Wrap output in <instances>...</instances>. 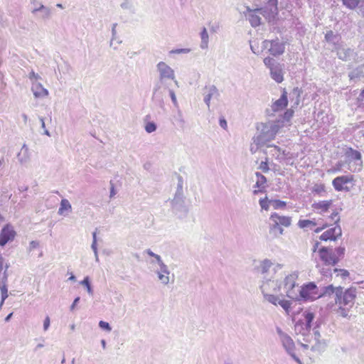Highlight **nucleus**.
Returning <instances> with one entry per match:
<instances>
[{"label": "nucleus", "instance_id": "1", "mask_svg": "<svg viewBox=\"0 0 364 364\" xmlns=\"http://www.w3.org/2000/svg\"><path fill=\"white\" fill-rule=\"evenodd\" d=\"M321 323L320 320H297L294 323L295 333L303 336L304 341H310V337L314 338L315 343L311 348L314 351H323L326 348L325 342L320 341L318 329Z\"/></svg>", "mask_w": 364, "mask_h": 364}, {"label": "nucleus", "instance_id": "2", "mask_svg": "<svg viewBox=\"0 0 364 364\" xmlns=\"http://www.w3.org/2000/svg\"><path fill=\"white\" fill-rule=\"evenodd\" d=\"M298 274L296 272L287 275L282 283V290L280 293L284 294L287 297L297 300L299 299V286L296 284Z\"/></svg>", "mask_w": 364, "mask_h": 364}, {"label": "nucleus", "instance_id": "3", "mask_svg": "<svg viewBox=\"0 0 364 364\" xmlns=\"http://www.w3.org/2000/svg\"><path fill=\"white\" fill-rule=\"evenodd\" d=\"M345 247H338L335 249L333 252L328 247H322L319 250V255L321 260L324 262L325 265L335 266L338 263L340 259L343 257L345 254Z\"/></svg>", "mask_w": 364, "mask_h": 364}, {"label": "nucleus", "instance_id": "4", "mask_svg": "<svg viewBox=\"0 0 364 364\" xmlns=\"http://www.w3.org/2000/svg\"><path fill=\"white\" fill-rule=\"evenodd\" d=\"M279 342L286 353L290 355L297 363L301 364L300 358L296 355V348L293 339L287 333L284 332L279 327L276 328Z\"/></svg>", "mask_w": 364, "mask_h": 364}, {"label": "nucleus", "instance_id": "5", "mask_svg": "<svg viewBox=\"0 0 364 364\" xmlns=\"http://www.w3.org/2000/svg\"><path fill=\"white\" fill-rule=\"evenodd\" d=\"M299 299L296 301H313L319 298L318 287L314 282H309L299 287Z\"/></svg>", "mask_w": 364, "mask_h": 364}, {"label": "nucleus", "instance_id": "6", "mask_svg": "<svg viewBox=\"0 0 364 364\" xmlns=\"http://www.w3.org/2000/svg\"><path fill=\"white\" fill-rule=\"evenodd\" d=\"M263 279L264 281H263L260 286V289L266 300H267L269 295H274V294L280 293L282 290V282L279 284L277 280L267 278V276H264Z\"/></svg>", "mask_w": 364, "mask_h": 364}, {"label": "nucleus", "instance_id": "7", "mask_svg": "<svg viewBox=\"0 0 364 364\" xmlns=\"http://www.w3.org/2000/svg\"><path fill=\"white\" fill-rule=\"evenodd\" d=\"M262 48H268L269 53L273 56L282 55L285 51V43L278 38L274 40H264L262 42Z\"/></svg>", "mask_w": 364, "mask_h": 364}, {"label": "nucleus", "instance_id": "8", "mask_svg": "<svg viewBox=\"0 0 364 364\" xmlns=\"http://www.w3.org/2000/svg\"><path fill=\"white\" fill-rule=\"evenodd\" d=\"M168 89L163 86V84L156 82L153 90L152 101L154 105L161 109H164V98Z\"/></svg>", "mask_w": 364, "mask_h": 364}, {"label": "nucleus", "instance_id": "9", "mask_svg": "<svg viewBox=\"0 0 364 364\" xmlns=\"http://www.w3.org/2000/svg\"><path fill=\"white\" fill-rule=\"evenodd\" d=\"M171 206L173 212L179 218H184L186 217L188 209L185 204L184 196H174L171 200Z\"/></svg>", "mask_w": 364, "mask_h": 364}, {"label": "nucleus", "instance_id": "10", "mask_svg": "<svg viewBox=\"0 0 364 364\" xmlns=\"http://www.w3.org/2000/svg\"><path fill=\"white\" fill-rule=\"evenodd\" d=\"M156 67L159 73V80L158 82L159 83L163 84L164 79H175L173 70L164 62H159Z\"/></svg>", "mask_w": 364, "mask_h": 364}, {"label": "nucleus", "instance_id": "11", "mask_svg": "<svg viewBox=\"0 0 364 364\" xmlns=\"http://www.w3.org/2000/svg\"><path fill=\"white\" fill-rule=\"evenodd\" d=\"M244 14L252 27H257L261 24V18L259 14L265 15L263 12V9L261 8L252 10L249 7H247L246 11H245Z\"/></svg>", "mask_w": 364, "mask_h": 364}, {"label": "nucleus", "instance_id": "12", "mask_svg": "<svg viewBox=\"0 0 364 364\" xmlns=\"http://www.w3.org/2000/svg\"><path fill=\"white\" fill-rule=\"evenodd\" d=\"M32 14L36 16L37 19L46 21L51 18V9L44 6L43 4H38V6L33 7L31 10Z\"/></svg>", "mask_w": 364, "mask_h": 364}, {"label": "nucleus", "instance_id": "13", "mask_svg": "<svg viewBox=\"0 0 364 364\" xmlns=\"http://www.w3.org/2000/svg\"><path fill=\"white\" fill-rule=\"evenodd\" d=\"M261 131L257 134L255 135L252 140L254 142H256L257 144H263L265 145L267 142L273 140L274 139V136L271 134L267 127L264 125V124H261Z\"/></svg>", "mask_w": 364, "mask_h": 364}, {"label": "nucleus", "instance_id": "14", "mask_svg": "<svg viewBox=\"0 0 364 364\" xmlns=\"http://www.w3.org/2000/svg\"><path fill=\"white\" fill-rule=\"evenodd\" d=\"M336 294V302L341 303V298L343 294V288L341 287H334L333 284L323 287L321 292L318 294L319 297L331 296L333 294Z\"/></svg>", "mask_w": 364, "mask_h": 364}, {"label": "nucleus", "instance_id": "15", "mask_svg": "<svg viewBox=\"0 0 364 364\" xmlns=\"http://www.w3.org/2000/svg\"><path fill=\"white\" fill-rule=\"evenodd\" d=\"M203 95V101L207 105L208 109L210 110L211 99H218L220 97V92L218 88L215 85H212L210 86H205L204 87Z\"/></svg>", "mask_w": 364, "mask_h": 364}, {"label": "nucleus", "instance_id": "16", "mask_svg": "<svg viewBox=\"0 0 364 364\" xmlns=\"http://www.w3.org/2000/svg\"><path fill=\"white\" fill-rule=\"evenodd\" d=\"M353 180L352 176H341L335 178L333 180L332 184L335 190L341 191L343 190L348 191L349 188L346 186L347 183L351 182Z\"/></svg>", "mask_w": 364, "mask_h": 364}, {"label": "nucleus", "instance_id": "17", "mask_svg": "<svg viewBox=\"0 0 364 364\" xmlns=\"http://www.w3.org/2000/svg\"><path fill=\"white\" fill-rule=\"evenodd\" d=\"M342 235V230L339 225H336L334 228H330L323 232L320 236V240L323 241L336 240L338 237Z\"/></svg>", "mask_w": 364, "mask_h": 364}, {"label": "nucleus", "instance_id": "18", "mask_svg": "<svg viewBox=\"0 0 364 364\" xmlns=\"http://www.w3.org/2000/svg\"><path fill=\"white\" fill-rule=\"evenodd\" d=\"M287 296L283 293H280L279 296L276 295H269L267 297V301L274 305L279 304L286 311H288L290 308L291 302L285 299Z\"/></svg>", "mask_w": 364, "mask_h": 364}, {"label": "nucleus", "instance_id": "19", "mask_svg": "<svg viewBox=\"0 0 364 364\" xmlns=\"http://www.w3.org/2000/svg\"><path fill=\"white\" fill-rule=\"evenodd\" d=\"M336 49L338 58L343 61L350 60L356 55L354 50L350 48L338 46L336 48Z\"/></svg>", "mask_w": 364, "mask_h": 364}, {"label": "nucleus", "instance_id": "20", "mask_svg": "<svg viewBox=\"0 0 364 364\" xmlns=\"http://www.w3.org/2000/svg\"><path fill=\"white\" fill-rule=\"evenodd\" d=\"M356 297V289L350 287L346 289L344 292L343 291L341 303L345 306H352L354 303V300Z\"/></svg>", "mask_w": 364, "mask_h": 364}, {"label": "nucleus", "instance_id": "21", "mask_svg": "<svg viewBox=\"0 0 364 364\" xmlns=\"http://www.w3.org/2000/svg\"><path fill=\"white\" fill-rule=\"evenodd\" d=\"M14 236L15 232L9 225L4 227L0 234V246L4 247L8 242L12 240Z\"/></svg>", "mask_w": 364, "mask_h": 364}, {"label": "nucleus", "instance_id": "22", "mask_svg": "<svg viewBox=\"0 0 364 364\" xmlns=\"http://www.w3.org/2000/svg\"><path fill=\"white\" fill-rule=\"evenodd\" d=\"M9 268V265L6 264L5 267V270L2 272L0 270V289L1 292V302H4V300L8 297V289L6 286V282L8 279V274L6 273L7 269Z\"/></svg>", "mask_w": 364, "mask_h": 364}, {"label": "nucleus", "instance_id": "23", "mask_svg": "<svg viewBox=\"0 0 364 364\" xmlns=\"http://www.w3.org/2000/svg\"><path fill=\"white\" fill-rule=\"evenodd\" d=\"M287 92L285 90H284L280 98L273 103L272 109L274 112H277L284 109L287 106Z\"/></svg>", "mask_w": 364, "mask_h": 364}, {"label": "nucleus", "instance_id": "24", "mask_svg": "<svg viewBox=\"0 0 364 364\" xmlns=\"http://www.w3.org/2000/svg\"><path fill=\"white\" fill-rule=\"evenodd\" d=\"M269 219L272 222L277 223L284 227H289L291 225L290 217L279 215L277 213L272 214Z\"/></svg>", "mask_w": 364, "mask_h": 364}, {"label": "nucleus", "instance_id": "25", "mask_svg": "<svg viewBox=\"0 0 364 364\" xmlns=\"http://www.w3.org/2000/svg\"><path fill=\"white\" fill-rule=\"evenodd\" d=\"M31 90L36 98L44 97L48 95V91L39 82H33Z\"/></svg>", "mask_w": 364, "mask_h": 364}, {"label": "nucleus", "instance_id": "26", "mask_svg": "<svg viewBox=\"0 0 364 364\" xmlns=\"http://www.w3.org/2000/svg\"><path fill=\"white\" fill-rule=\"evenodd\" d=\"M278 0H269L267 3V5L263 9V12L265 14L266 11L268 10L269 12V14L274 16L277 14L278 13Z\"/></svg>", "mask_w": 364, "mask_h": 364}, {"label": "nucleus", "instance_id": "27", "mask_svg": "<svg viewBox=\"0 0 364 364\" xmlns=\"http://www.w3.org/2000/svg\"><path fill=\"white\" fill-rule=\"evenodd\" d=\"M346 156L352 160L359 161V165L362 166V156L360 152L358 151V150H355L352 148H348L346 151Z\"/></svg>", "mask_w": 364, "mask_h": 364}, {"label": "nucleus", "instance_id": "28", "mask_svg": "<svg viewBox=\"0 0 364 364\" xmlns=\"http://www.w3.org/2000/svg\"><path fill=\"white\" fill-rule=\"evenodd\" d=\"M272 266L273 263L269 259H265L258 267V271L264 276H266L265 274L270 271Z\"/></svg>", "mask_w": 364, "mask_h": 364}, {"label": "nucleus", "instance_id": "29", "mask_svg": "<svg viewBox=\"0 0 364 364\" xmlns=\"http://www.w3.org/2000/svg\"><path fill=\"white\" fill-rule=\"evenodd\" d=\"M172 124L176 125L180 129H183L184 128L186 122L183 118V113L180 109L178 110L176 115L173 116Z\"/></svg>", "mask_w": 364, "mask_h": 364}, {"label": "nucleus", "instance_id": "30", "mask_svg": "<svg viewBox=\"0 0 364 364\" xmlns=\"http://www.w3.org/2000/svg\"><path fill=\"white\" fill-rule=\"evenodd\" d=\"M364 65L358 66L353 70L349 73L348 77L351 80H356L364 76Z\"/></svg>", "mask_w": 364, "mask_h": 364}, {"label": "nucleus", "instance_id": "31", "mask_svg": "<svg viewBox=\"0 0 364 364\" xmlns=\"http://www.w3.org/2000/svg\"><path fill=\"white\" fill-rule=\"evenodd\" d=\"M270 75L272 78L278 83L282 82L284 80L282 70L279 65L270 70Z\"/></svg>", "mask_w": 364, "mask_h": 364}, {"label": "nucleus", "instance_id": "32", "mask_svg": "<svg viewBox=\"0 0 364 364\" xmlns=\"http://www.w3.org/2000/svg\"><path fill=\"white\" fill-rule=\"evenodd\" d=\"M267 148H273V149L271 150L270 154L272 156H274L276 157V159L278 160H281L282 159L280 157L281 154L284 156V157L287 155V154H286L284 150H282L280 147H279L276 145L268 144V145H267Z\"/></svg>", "mask_w": 364, "mask_h": 364}, {"label": "nucleus", "instance_id": "33", "mask_svg": "<svg viewBox=\"0 0 364 364\" xmlns=\"http://www.w3.org/2000/svg\"><path fill=\"white\" fill-rule=\"evenodd\" d=\"M301 90L299 87H294L289 94L290 100L294 102V105H299L300 102Z\"/></svg>", "mask_w": 364, "mask_h": 364}, {"label": "nucleus", "instance_id": "34", "mask_svg": "<svg viewBox=\"0 0 364 364\" xmlns=\"http://www.w3.org/2000/svg\"><path fill=\"white\" fill-rule=\"evenodd\" d=\"M200 35V38H201V42H200V48H202V49L208 48V42H209V36H208V31L205 27L203 28Z\"/></svg>", "mask_w": 364, "mask_h": 364}, {"label": "nucleus", "instance_id": "35", "mask_svg": "<svg viewBox=\"0 0 364 364\" xmlns=\"http://www.w3.org/2000/svg\"><path fill=\"white\" fill-rule=\"evenodd\" d=\"M283 228L281 227V225H279L277 223L272 222L270 225L269 233L272 234L274 237H279L283 234Z\"/></svg>", "mask_w": 364, "mask_h": 364}, {"label": "nucleus", "instance_id": "36", "mask_svg": "<svg viewBox=\"0 0 364 364\" xmlns=\"http://www.w3.org/2000/svg\"><path fill=\"white\" fill-rule=\"evenodd\" d=\"M325 39L328 43L336 45L338 43L340 38L339 36L335 34L333 31H328L325 35Z\"/></svg>", "mask_w": 364, "mask_h": 364}, {"label": "nucleus", "instance_id": "37", "mask_svg": "<svg viewBox=\"0 0 364 364\" xmlns=\"http://www.w3.org/2000/svg\"><path fill=\"white\" fill-rule=\"evenodd\" d=\"M255 176L257 177V181L255 186L259 188H264V185L266 184L267 180V178L262 175L260 172H256Z\"/></svg>", "mask_w": 364, "mask_h": 364}, {"label": "nucleus", "instance_id": "38", "mask_svg": "<svg viewBox=\"0 0 364 364\" xmlns=\"http://www.w3.org/2000/svg\"><path fill=\"white\" fill-rule=\"evenodd\" d=\"M362 0H342L343 4L348 9L353 10L358 8Z\"/></svg>", "mask_w": 364, "mask_h": 364}, {"label": "nucleus", "instance_id": "39", "mask_svg": "<svg viewBox=\"0 0 364 364\" xmlns=\"http://www.w3.org/2000/svg\"><path fill=\"white\" fill-rule=\"evenodd\" d=\"M331 205V200H322L314 205V208L326 212Z\"/></svg>", "mask_w": 364, "mask_h": 364}, {"label": "nucleus", "instance_id": "40", "mask_svg": "<svg viewBox=\"0 0 364 364\" xmlns=\"http://www.w3.org/2000/svg\"><path fill=\"white\" fill-rule=\"evenodd\" d=\"M72 208L70 202L67 199H63L60 202V208L58 209V213L59 215H63L64 210H70Z\"/></svg>", "mask_w": 364, "mask_h": 364}, {"label": "nucleus", "instance_id": "41", "mask_svg": "<svg viewBox=\"0 0 364 364\" xmlns=\"http://www.w3.org/2000/svg\"><path fill=\"white\" fill-rule=\"evenodd\" d=\"M177 178H178V184H177V189H176V191L175 193V195L174 196H183V178L181 176L178 175L177 176Z\"/></svg>", "mask_w": 364, "mask_h": 364}, {"label": "nucleus", "instance_id": "42", "mask_svg": "<svg viewBox=\"0 0 364 364\" xmlns=\"http://www.w3.org/2000/svg\"><path fill=\"white\" fill-rule=\"evenodd\" d=\"M264 62V64L265 65V66L267 68H268L270 70H272V68H274L275 67H277V65H279V64L276 62V60L272 58H270V57H267L264 59L263 60Z\"/></svg>", "mask_w": 364, "mask_h": 364}, {"label": "nucleus", "instance_id": "43", "mask_svg": "<svg viewBox=\"0 0 364 364\" xmlns=\"http://www.w3.org/2000/svg\"><path fill=\"white\" fill-rule=\"evenodd\" d=\"M264 125L267 127V129L269 130L271 134L275 138V136L279 129V125H277V124H275L274 122L266 123V124H264Z\"/></svg>", "mask_w": 364, "mask_h": 364}, {"label": "nucleus", "instance_id": "44", "mask_svg": "<svg viewBox=\"0 0 364 364\" xmlns=\"http://www.w3.org/2000/svg\"><path fill=\"white\" fill-rule=\"evenodd\" d=\"M80 284L86 287L87 293L92 296L93 295V289L91 286L90 280L89 277H85L82 281L80 282Z\"/></svg>", "mask_w": 364, "mask_h": 364}, {"label": "nucleus", "instance_id": "45", "mask_svg": "<svg viewBox=\"0 0 364 364\" xmlns=\"http://www.w3.org/2000/svg\"><path fill=\"white\" fill-rule=\"evenodd\" d=\"M269 203L274 209H281L286 207V202L280 200H270Z\"/></svg>", "mask_w": 364, "mask_h": 364}, {"label": "nucleus", "instance_id": "46", "mask_svg": "<svg viewBox=\"0 0 364 364\" xmlns=\"http://www.w3.org/2000/svg\"><path fill=\"white\" fill-rule=\"evenodd\" d=\"M91 248L93 250L95 256L96 261H98L97 247V232L96 231L92 232V242Z\"/></svg>", "mask_w": 364, "mask_h": 364}, {"label": "nucleus", "instance_id": "47", "mask_svg": "<svg viewBox=\"0 0 364 364\" xmlns=\"http://www.w3.org/2000/svg\"><path fill=\"white\" fill-rule=\"evenodd\" d=\"M299 228H309L310 226H314L316 223L309 220H300L298 223Z\"/></svg>", "mask_w": 364, "mask_h": 364}, {"label": "nucleus", "instance_id": "48", "mask_svg": "<svg viewBox=\"0 0 364 364\" xmlns=\"http://www.w3.org/2000/svg\"><path fill=\"white\" fill-rule=\"evenodd\" d=\"M157 276H158V278L159 279V281H161V282L163 284H168V282H169V277L168 275L166 274H164V273H160L159 272H156Z\"/></svg>", "mask_w": 364, "mask_h": 364}, {"label": "nucleus", "instance_id": "49", "mask_svg": "<svg viewBox=\"0 0 364 364\" xmlns=\"http://www.w3.org/2000/svg\"><path fill=\"white\" fill-rule=\"evenodd\" d=\"M157 126L154 122H149L145 125V130L147 133H152L156 130Z\"/></svg>", "mask_w": 364, "mask_h": 364}, {"label": "nucleus", "instance_id": "50", "mask_svg": "<svg viewBox=\"0 0 364 364\" xmlns=\"http://www.w3.org/2000/svg\"><path fill=\"white\" fill-rule=\"evenodd\" d=\"M258 168L260 169L264 173H267L269 171L267 157L265 158L264 161L260 163Z\"/></svg>", "mask_w": 364, "mask_h": 364}, {"label": "nucleus", "instance_id": "51", "mask_svg": "<svg viewBox=\"0 0 364 364\" xmlns=\"http://www.w3.org/2000/svg\"><path fill=\"white\" fill-rule=\"evenodd\" d=\"M159 266L160 267V269L158 271L159 272L164 273L167 275L170 274V271L168 268V266L166 264H165L164 262L159 264Z\"/></svg>", "mask_w": 364, "mask_h": 364}, {"label": "nucleus", "instance_id": "52", "mask_svg": "<svg viewBox=\"0 0 364 364\" xmlns=\"http://www.w3.org/2000/svg\"><path fill=\"white\" fill-rule=\"evenodd\" d=\"M263 146V144H257L256 142L252 141V143L250 145V151L252 154H255Z\"/></svg>", "mask_w": 364, "mask_h": 364}, {"label": "nucleus", "instance_id": "53", "mask_svg": "<svg viewBox=\"0 0 364 364\" xmlns=\"http://www.w3.org/2000/svg\"><path fill=\"white\" fill-rule=\"evenodd\" d=\"M168 92L169 93L170 97L171 99V101H172L174 107H178V103L176 96L174 91L171 89H168Z\"/></svg>", "mask_w": 364, "mask_h": 364}, {"label": "nucleus", "instance_id": "54", "mask_svg": "<svg viewBox=\"0 0 364 364\" xmlns=\"http://www.w3.org/2000/svg\"><path fill=\"white\" fill-rule=\"evenodd\" d=\"M121 8L123 9H129L133 8L132 0H124L120 5Z\"/></svg>", "mask_w": 364, "mask_h": 364}, {"label": "nucleus", "instance_id": "55", "mask_svg": "<svg viewBox=\"0 0 364 364\" xmlns=\"http://www.w3.org/2000/svg\"><path fill=\"white\" fill-rule=\"evenodd\" d=\"M99 326L102 330H105L107 332H109L111 331V327L109 326V324L107 322L104 321L103 320H100Z\"/></svg>", "mask_w": 364, "mask_h": 364}, {"label": "nucleus", "instance_id": "56", "mask_svg": "<svg viewBox=\"0 0 364 364\" xmlns=\"http://www.w3.org/2000/svg\"><path fill=\"white\" fill-rule=\"evenodd\" d=\"M191 49L189 48H178L172 50L170 53H175V54H186L190 53Z\"/></svg>", "mask_w": 364, "mask_h": 364}, {"label": "nucleus", "instance_id": "57", "mask_svg": "<svg viewBox=\"0 0 364 364\" xmlns=\"http://www.w3.org/2000/svg\"><path fill=\"white\" fill-rule=\"evenodd\" d=\"M269 204V200L267 198L259 200V205L262 209L267 210Z\"/></svg>", "mask_w": 364, "mask_h": 364}, {"label": "nucleus", "instance_id": "58", "mask_svg": "<svg viewBox=\"0 0 364 364\" xmlns=\"http://www.w3.org/2000/svg\"><path fill=\"white\" fill-rule=\"evenodd\" d=\"M333 272H340L341 273V277L343 278V279H345L347 277H348L349 275V272L346 270V269H337V268H335L333 269Z\"/></svg>", "mask_w": 364, "mask_h": 364}, {"label": "nucleus", "instance_id": "59", "mask_svg": "<svg viewBox=\"0 0 364 364\" xmlns=\"http://www.w3.org/2000/svg\"><path fill=\"white\" fill-rule=\"evenodd\" d=\"M293 114L294 111L292 109H287L284 114V119L286 121H289L293 117Z\"/></svg>", "mask_w": 364, "mask_h": 364}, {"label": "nucleus", "instance_id": "60", "mask_svg": "<svg viewBox=\"0 0 364 364\" xmlns=\"http://www.w3.org/2000/svg\"><path fill=\"white\" fill-rule=\"evenodd\" d=\"M330 217L332 220H334L336 218L335 220V224H336V225H338V223L340 221V217L338 216V212H333Z\"/></svg>", "mask_w": 364, "mask_h": 364}, {"label": "nucleus", "instance_id": "61", "mask_svg": "<svg viewBox=\"0 0 364 364\" xmlns=\"http://www.w3.org/2000/svg\"><path fill=\"white\" fill-rule=\"evenodd\" d=\"M359 14L364 18V0L361 1V3L358 7Z\"/></svg>", "mask_w": 364, "mask_h": 364}, {"label": "nucleus", "instance_id": "62", "mask_svg": "<svg viewBox=\"0 0 364 364\" xmlns=\"http://www.w3.org/2000/svg\"><path fill=\"white\" fill-rule=\"evenodd\" d=\"M162 262H163V260L161 259V256L159 255H156L155 256V257H154V260H151V264H154L156 262V263H157L159 264H160Z\"/></svg>", "mask_w": 364, "mask_h": 364}, {"label": "nucleus", "instance_id": "63", "mask_svg": "<svg viewBox=\"0 0 364 364\" xmlns=\"http://www.w3.org/2000/svg\"><path fill=\"white\" fill-rule=\"evenodd\" d=\"M348 310L346 309H343V308H340V311H339V313L341 314V316L343 317H347L348 316Z\"/></svg>", "mask_w": 364, "mask_h": 364}, {"label": "nucleus", "instance_id": "64", "mask_svg": "<svg viewBox=\"0 0 364 364\" xmlns=\"http://www.w3.org/2000/svg\"><path fill=\"white\" fill-rule=\"evenodd\" d=\"M28 77H29L30 80H33V79L37 80V79L40 78V76L38 74L35 73L33 71H31L29 73V76Z\"/></svg>", "mask_w": 364, "mask_h": 364}]
</instances>
